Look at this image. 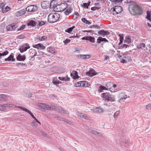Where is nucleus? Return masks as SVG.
Instances as JSON below:
<instances>
[{
	"instance_id": "obj_1",
	"label": "nucleus",
	"mask_w": 151,
	"mask_h": 151,
	"mask_svg": "<svg viewBox=\"0 0 151 151\" xmlns=\"http://www.w3.org/2000/svg\"><path fill=\"white\" fill-rule=\"evenodd\" d=\"M129 11L130 12V10L132 11V13L131 14L133 15L140 14L142 13V11L141 7L138 5L135 4H131L129 6Z\"/></svg>"
},
{
	"instance_id": "obj_2",
	"label": "nucleus",
	"mask_w": 151,
	"mask_h": 151,
	"mask_svg": "<svg viewBox=\"0 0 151 151\" xmlns=\"http://www.w3.org/2000/svg\"><path fill=\"white\" fill-rule=\"evenodd\" d=\"M103 100L112 103L116 101L115 97L114 95H111L109 93H102L101 95Z\"/></svg>"
},
{
	"instance_id": "obj_3",
	"label": "nucleus",
	"mask_w": 151,
	"mask_h": 151,
	"mask_svg": "<svg viewBox=\"0 0 151 151\" xmlns=\"http://www.w3.org/2000/svg\"><path fill=\"white\" fill-rule=\"evenodd\" d=\"M60 17V14L58 13L50 14L48 17V21L50 23H54L59 19Z\"/></svg>"
},
{
	"instance_id": "obj_4",
	"label": "nucleus",
	"mask_w": 151,
	"mask_h": 151,
	"mask_svg": "<svg viewBox=\"0 0 151 151\" xmlns=\"http://www.w3.org/2000/svg\"><path fill=\"white\" fill-rule=\"evenodd\" d=\"M68 7L67 4L65 3H62L57 5L55 8L57 12L63 11L65 10Z\"/></svg>"
},
{
	"instance_id": "obj_5",
	"label": "nucleus",
	"mask_w": 151,
	"mask_h": 151,
	"mask_svg": "<svg viewBox=\"0 0 151 151\" xmlns=\"http://www.w3.org/2000/svg\"><path fill=\"white\" fill-rule=\"evenodd\" d=\"M115 4L113 5L114 7L111 9V11H112L114 12H115L116 14L121 13L123 10L122 7L121 6Z\"/></svg>"
},
{
	"instance_id": "obj_6",
	"label": "nucleus",
	"mask_w": 151,
	"mask_h": 151,
	"mask_svg": "<svg viewBox=\"0 0 151 151\" xmlns=\"http://www.w3.org/2000/svg\"><path fill=\"white\" fill-rule=\"evenodd\" d=\"M30 48L29 45L27 43L23 44L19 48V50L21 53L26 51L28 49Z\"/></svg>"
},
{
	"instance_id": "obj_7",
	"label": "nucleus",
	"mask_w": 151,
	"mask_h": 151,
	"mask_svg": "<svg viewBox=\"0 0 151 151\" xmlns=\"http://www.w3.org/2000/svg\"><path fill=\"white\" fill-rule=\"evenodd\" d=\"M18 27V25L17 24L14 23L7 26L6 29L8 31H14Z\"/></svg>"
},
{
	"instance_id": "obj_8",
	"label": "nucleus",
	"mask_w": 151,
	"mask_h": 151,
	"mask_svg": "<svg viewBox=\"0 0 151 151\" xmlns=\"http://www.w3.org/2000/svg\"><path fill=\"white\" fill-rule=\"evenodd\" d=\"M26 9L28 12H35L37 10V7L36 6L31 5L27 7Z\"/></svg>"
},
{
	"instance_id": "obj_9",
	"label": "nucleus",
	"mask_w": 151,
	"mask_h": 151,
	"mask_svg": "<svg viewBox=\"0 0 151 151\" xmlns=\"http://www.w3.org/2000/svg\"><path fill=\"white\" fill-rule=\"evenodd\" d=\"M98 73H96L95 71L92 68H90V70L88 72L86 73V74L89 76L92 77L96 75Z\"/></svg>"
},
{
	"instance_id": "obj_10",
	"label": "nucleus",
	"mask_w": 151,
	"mask_h": 151,
	"mask_svg": "<svg viewBox=\"0 0 151 151\" xmlns=\"http://www.w3.org/2000/svg\"><path fill=\"white\" fill-rule=\"evenodd\" d=\"M41 5L43 9H46L49 6L50 3L48 1H44L41 2Z\"/></svg>"
},
{
	"instance_id": "obj_11",
	"label": "nucleus",
	"mask_w": 151,
	"mask_h": 151,
	"mask_svg": "<svg viewBox=\"0 0 151 151\" xmlns=\"http://www.w3.org/2000/svg\"><path fill=\"white\" fill-rule=\"evenodd\" d=\"M83 40H86L89 41L90 42L94 43L95 42V39L93 37L89 36H87L82 38Z\"/></svg>"
},
{
	"instance_id": "obj_12",
	"label": "nucleus",
	"mask_w": 151,
	"mask_h": 151,
	"mask_svg": "<svg viewBox=\"0 0 151 151\" xmlns=\"http://www.w3.org/2000/svg\"><path fill=\"white\" fill-rule=\"evenodd\" d=\"M110 83H107L106 86L105 87L102 85H100L99 88V91L100 92H102L103 90H106L109 89V84Z\"/></svg>"
},
{
	"instance_id": "obj_13",
	"label": "nucleus",
	"mask_w": 151,
	"mask_h": 151,
	"mask_svg": "<svg viewBox=\"0 0 151 151\" xmlns=\"http://www.w3.org/2000/svg\"><path fill=\"white\" fill-rule=\"evenodd\" d=\"M18 108L28 113L34 119L35 118V116H34L31 112L27 108L24 107L20 106H18Z\"/></svg>"
},
{
	"instance_id": "obj_14",
	"label": "nucleus",
	"mask_w": 151,
	"mask_h": 151,
	"mask_svg": "<svg viewBox=\"0 0 151 151\" xmlns=\"http://www.w3.org/2000/svg\"><path fill=\"white\" fill-rule=\"evenodd\" d=\"M88 131L92 133V134H94L98 135L99 136L102 137L103 136V134L101 133L98 132L95 130L92 129H88Z\"/></svg>"
},
{
	"instance_id": "obj_15",
	"label": "nucleus",
	"mask_w": 151,
	"mask_h": 151,
	"mask_svg": "<svg viewBox=\"0 0 151 151\" xmlns=\"http://www.w3.org/2000/svg\"><path fill=\"white\" fill-rule=\"evenodd\" d=\"M98 34L100 36H104L105 35H109L110 32L107 30H101L98 32Z\"/></svg>"
},
{
	"instance_id": "obj_16",
	"label": "nucleus",
	"mask_w": 151,
	"mask_h": 151,
	"mask_svg": "<svg viewBox=\"0 0 151 151\" xmlns=\"http://www.w3.org/2000/svg\"><path fill=\"white\" fill-rule=\"evenodd\" d=\"M57 110L58 112L61 113H64L65 114H68V111L65 110L63 108L60 106L57 107Z\"/></svg>"
},
{
	"instance_id": "obj_17",
	"label": "nucleus",
	"mask_w": 151,
	"mask_h": 151,
	"mask_svg": "<svg viewBox=\"0 0 151 151\" xmlns=\"http://www.w3.org/2000/svg\"><path fill=\"white\" fill-rule=\"evenodd\" d=\"M101 42H108L109 41L106 38H102L101 37H99L97 39V43L100 44Z\"/></svg>"
},
{
	"instance_id": "obj_18",
	"label": "nucleus",
	"mask_w": 151,
	"mask_h": 151,
	"mask_svg": "<svg viewBox=\"0 0 151 151\" xmlns=\"http://www.w3.org/2000/svg\"><path fill=\"white\" fill-rule=\"evenodd\" d=\"M17 60L18 61H23L26 59V56L25 55H22L19 54L17 57Z\"/></svg>"
},
{
	"instance_id": "obj_19",
	"label": "nucleus",
	"mask_w": 151,
	"mask_h": 151,
	"mask_svg": "<svg viewBox=\"0 0 151 151\" xmlns=\"http://www.w3.org/2000/svg\"><path fill=\"white\" fill-rule=\"evenodd\" d=\"M71 76L74 79H78L79 78V76L78 75V73L75 71H73L70 74Z\"/></svg>"
},
{
	"instance_id": "obj_20",
	"label": "nucleus",
	"mask_w": 151,
	"mask_h": 151,
	"mask_svg": "<svg viewBox=\"0 0 151 151\" xmlns=\"http://www.w3.org/2000/svg\"><path fill=\"white\" fill-rule=\"evenodd\" d=\"M33 47L39 49L40 48H41L42 49H45V47L41 43H38L37 44L33 45Z\"/></svg>"
},
{
	"instance_id": "obj_21",
	"label": "nucleus",
	"mask_w": 151,
	"mask_h": 151,
	"mask_svg": "<svg viewBox=\"0 0 151 151\" xmlns=\"http://www.w3.org/2000/svg\"><path fill=\"white\" fill-rule=\"evenodd\" d=\"M66 9V10L64 11V13L65 15H68L72 12L73 9L72 8L69 7H67Z\"/></svg>"
},
{
	"instance_id": "obj_22",
	"label": "nucleus",
	"mask_w": 151,
	"mask_h": 151,
	"mask_svg": "<svg viewBox=\"0 0 151 151\" xmlns=\"http://www.w3.org/2000/svg\"><path fill=\"white\" fill-rule=\"evenodd\" d=\"M79 57L82 59H88L91 57L90 55H79Z\"/></svg>"
},
{
	"instance_id": "obj_23",
	"label": "nucleus",
	"mask_w": 151,
	"mask_h": 151,
	"mask_svg": "<svg viewBox=\"0 0 151 151\" xmlns=\"http://www.w3.org/2000/svg\"><path fill=\"white\" fill-rule=\"evenodd\" d=\"M119 97L120 99L119 100V102H120L122 99H126L127 98V95H125L124 93H121L119 94Z\"/></svg>"
},
{
	"instance_id": "obj_24",
	"label": "nucleus",
	"mask_w": 151,
	"mask_h": 151,
	"mask_svg": "<svg viewBox=\"0 0 151 151\" xmlns=\"http://www.w3.org/2000/svg\"><path fill=\"white\" fill-rule=\"evenodd\" d=\"M37 24V22L33 20H30L27 23L28 26H31L32 27L35 26Z\"/></svg>"
},
{
	"instance_id": "obj_25",
	"label": "nucleus",
	"mask_w": 151,
	"mask_h": 151,
	"mask_svg": "<svg viewBox=\"0 0 151 151\" xmlns=\"http://www.w3.org/2000/svg\"><path fill=\"white\" fill-rule=\"evenodd\" d=\"M8 53L9 52L7 50H6L2 53H0V61L1 63L3 61L2 60H1L2 57L7 55Z\"/></svg>"
},
{
	"instance_id": "obj_26",
	"label": "nucleus",
	"mask_w": 151,
	"mask_h": 151,
	"mask_svg": "<svg viewBox=\"0 0 151 151\" xmlns=\"http://www.w3.org/2000/svg\"><path fill=\"white\" fill-rule=\"evenodd\" d=\"M15 60V59L14 58V56L12 55H10L8 58L5 59V61H14Z\"/></svg>"
},
{
	"instance_id": "obj_27",
	"label": "nucleus",
	"mask_w": 151,
	"mask_h": 151,
	"mask_svg": "<svg viewBox=\"0 0 151 151\" xmlns=\"http://www.w3.org/2000/svg\"><path fill=\"white\" fill-rule=\"evenodd\" d=\"M137 47L139 49L143 50L145 47V45L142 43H140L137 46Z\"/></svg>"
},
{
	"instance_id": "obj_28",
	"label": "nucleus",
	"mask_w": 151,
	"mask_h": 151,
	"mask_svg": "<svg viewBox=\"0 0 151 151\" xmlns=\"http://www.w3.org/2000/svg\"><path fill=\"white\" fill-rule=\"evenodd\" d=\"M78 115L80 117H83L84 119H87L89 118V116H88L86 114H83L82 113H78Z\"/></svg>"
},
{
	"instance_id": "obj_29",
	"label": "nucleus",
	"mask_w": 151,
	"mask_h": 151,
	"mask_svg": "<svg viewBox=\"0 0 151 151\" xmlns=\"http://www.w3.org/2000/svg\"><path fill=\"white\" fill-rule=\"evenodd\" d=\"M59 80L61 81H69L70 80V78H69L68 76L65 77H59L58 78Z\"/></svg>"
},
{
	"instance_id": "obj_30",
	"label": "nucleus",
	"mask_w": 151,
	"mask_h": 151,
	"mask_svg": "<svg viewBox=\"0 0 151 151\" xmlns=\"http://www.w3.org/2000/svg\"><path fill=\"white\" fill-rule=\"evenodd\" d=\"M47 39V37L46 36H43L42 37L40 36H37V37H36V40H39L40 41H43Z\"/></svg>"
},
{
	"instance_id": "obj_31",
	"label": "nucleus",
	"mask_w": 151,
	"mask_h": 151,
	"mask_svg": "<svg viewBox=\"0 0 151 151\" xmlns=\"http://www.w3.org/2000/svg\"><path fill=\"white\" fill-rule=\"evenodd\" d=\"M55 1L54 0H52L51 1L50 6V9H52L53 8L54 9H55L54 8H55L56 6H57L55 4Z\"/></svg>"
},
{
	"instance_id": "obj_32",
	"label": "nucleus",
	"mask_w": 151,
	"mask_h": 151,
	"mask_svg": "<svg viewBox=\"0 0 151 151\" xmlns=\"http://www.w3.org/2000/svg\"><path fill=\"white\" fill-rule=\"evenodd\" d=\"M47 50L48 52H49L52 54H55L56 53L54 49L52 47L47 48Z\"/></svg>"
},
{
	"instance_id": "obj_33",
	"label": "nucleus",
	"mask_w": 151,
	"mask_h": 151,
	"mask_svg": "<svg viewBox=\"0 0 151 151\" xmlns=\"http://www.w3.org/2000/svg\"><path fill=\"white\" fill-rule=\"evenodd\" d=\"M41 106L47 110H51V106L49 105H46L45 104H41Z\"/></svg>"
},
{
	"instance_id": "obj_34",
	"label": "nucleus",
	"mask_w": 151,
	"mask_h": 151,
	"mask_svg": "<svg viewBox=\"0 0 151 151\" xmlns=\"http://www.w3.org/2000/svg\"><path fill=\"white\" fill-rule=\"evenodd\" d=\"M131 41V38H130L129 37L127 36L126 37L125 39L124 40V42L125 43H126L127 44H129L130 42Z\"/></svg>"
},
{
	"instance_id": "obj_35",
	"label": "nucleus",
	"mask_w": 151,
	"mask_h": 151,
	"mask_svg": "<svg viewBox=\"0 0 151 151\" xmlns=\"http://www.w3.org/2000/svg\"><path fill=\"white\" fill-rule=\"evenodd\" d=\"M82 21L85 24H91V22L87 20L85 18H83L81 19Z\"/></svg>"
},
{
	"instance_id": "obj_36",
	"label": "nucleus",
	"mask_w": 151,
	"mask_h": 151,
	"mask_svg": "<svg viewBox=\"0 0 151 151\" xmlns=\"http://www.w3.org/2000/svg\"><path fill=\"white\" fill-rule=\"evenodd\" d=\"M91 2L88 1V3H85L83 4L82 6L85 8H88V6L90 5Z\"/></svg>"
},
{
	"instance_id": "obj_37",
	"label": "nucleus",
	"mask_w": 151,
	"mask_h": 151,
	"mask_svg": "<svg viewBox=\"0 0 151 151\" xmlns=\"http://www.w3.org/2000/svg\"><path fill=\"white\" fill-rule=\"evenodd\" d=\"M123 0H116V2H113V5H114L115 4L119 5L120 4L122 3Z\"/></svg>"
},
{
	"instance_id": "obj_38",
	"label": "nucleus",
	"mask_w": 151,
	"mask_h": 151,
	"mask_svg": "<svg viewBox=\"0 0 151 151\" xmlns=\"http://www.w3.org/2000/svg\"><path fill=\"white\" fill-rule=\"evenodd\" d=\"M75 27L74 26H73L72 27H70L66 30L65 32L70 33L73 30L74 28H75Z\"/></svg>"
},
{
	"instance_id": "obj_39",
	"label": "nucleus",
	"mask_w": 151,
	"mask_h": 151,
	"mask_svg": "<svg viewBox=\"0 0 151 151\" xmlns=\"http://www.w3.org/2000/svg\"><path fill=\"white\" fill-rule=\"evenodd\" d=\"M31 51H33V53H32V54H30V55H31V57L32 58H34L35 56L37 54V52L35 51H33L32 50H30V53L31 52H32V51L31 52Z\"/></svg>"
},
{
	"instance_id": "obj_40",
	"label": "nucleus",
	"mask_w": 151,
	"mask_h": 151,
	"mask_svg": "<svg viewBox=\"0 0 151 151\" xmlns=\"http://www.w3.org/2000/svg\"><path fill=\"white\" fill-rule=\"evenodd\" d=\"M0 98L4 99L6 101H7L8 99L6 97V96L4 94H0Z\"/></svg>"
},
{
	"instance_id": "obj_41",
	"label": "nucleus",
	"mask_w": 151,
	"mask_h": 151,
	"mask_svg": "<svg viewBox=\"0 0 151 151\" xmlns=\"http://www.w3.org/2000/svg\"><path fill=\"white\" fill-rule=\"evenodd\" d=\"M1 106L2 107V108L4 109V108L7 107H12V105L5 104H3L1 105Z\"/></svg>"
},
{
	"instance_id": "obj_42",
	"label": "nucleus",
	"mask_w": 151,
	"mask_h": 151,
	"mask_svg": "<svg viewBox=\"0 0 151 151\" xmlns=\"http://www.w3.org/2000/svg\"><path fill=\"white\" fill-rule=\"evenodd\" d=\"M104 111L103 109L100 107H99L96 109V111L99 113L103 112Z\"/></svg>"
},
{
	"instance_id": "obj_43",
	"label": "nucleus",
	"mask_w": 151,
	"mask_h": 151,
	"mask_svg": "<svg viewBox=\"0 0 151 151\" xmlns=\"http://www.w3.org/2000/svg\"><path fill=\"white\" fill-rule=\"evenodd\" d=\"M109 89L110 91L112 92H114L116 91V90H116L115 88H113V87H111L109 86Z\"/></svg>"
},
{
	"instance_id": "obj_44",
	"label": "nucleus",
	"mask_w": 151,
	"mask_h": 151,
	"mask_svg": "<svg viewBox=\"0 0 151 151\" xmlns=\"http://www.w3.org/2000/svg\"><path fill=\"white\" fill-rule=\"evenodd\" d=\"M90 28H96L97 29H100V27L99 26H98L97 25H93L90 26Z\"/></svg>"
},
{
	"instance_id": "obj_45",
	"label": "nucleus",
	"mask_w": 151,
	"mask_h": 151,
	"mask_svg": "<svg viewBox=\"0 0 151 151\" xmlns=\"http://www.w3.org/2000/svg\"><path fill=\"white\" fill-rule=\"evenodd\" d=\"M38 125L37 123L35 121H33L32 122L31 125L32 127H36Z\"/></svg>"
},
{
	"instance_id": "obj_46",
	"label": "nucleus",
	"mask_w": 151,
	"mask_h": 151,
	"mask_svg": "<svg viewBox=\"0 0 151 151\" xmlns=\"http://www.w3.org/2000/svg\"><path fill=\"white\" fill-rule=\"evenodd\" d=\"M100 9V7L95 6V7H91V9L92 11H94L96 10H98Z\"/></svg>"
},
{
	"instance_id": "obj_47",
	"label": "nucleus",
	"mask_w": 151,
	"mask_h": 151,
	"mask_svg": "<svg viewBox=\"0 0 151 151\" xmlns=\"http://www.w3.org/2000/svg\"><path fill=\"white\" fill-rule=\"evenodd\" d=\"M146 108L148 110H151V104L146 105Z\"/></svg>"
},
{
	"instance_id": "obj_48",
	"label": "nucleus",
	"mask_w": 151,
	"mask_h": 151,
	"mask_svg": "<svg viewBox=\"0 0 151 151\" xmlns=\"http://www.w3.org/2000/svg\"><path fill=\"white\" fill-rule=\"evenodd\" d=\"M45 24V22L44 21H41V22H39L38 23H37V24L39 25L40 26H42L44 25Z\"/></svg>"
},
{
	"instance_id": "obj_49",
	"label": "nucleus",
	"mask_w": 151,
	"mask_h": 151,
	"mask_svg": "<svg viewBox=\"0 0 151 151\" xmlns=\"http://www.w3.org/2000/svg\"><path fill=\"white\" fill-rule=\"evenodd\" d=\"M57 106H55V105H52L51 107V110H57Z\"/></svg>"
},
{
	"instance_id": "obj_50",
	"label": "nucleus",
	"mask_w": 151,
	"mask_h": 151,
	"mask_svg": "<svg viewBox=\"0 0 151 151\" xmlns=\"http://www.w3.org/2000/svg\"><path fill=\"white\" fill-rule=\"evenodd\" d=\"M120 113V111H116L114 114V117H117Z\"/></svg>"
},
{
	"instance_id": "obj_51",
	"label": "nucleus",
	"mask_w": 151,
	"mask_h": 151,
	"mask_svg": "<svg viewBox=\"0 0 151 151\" xmlns=\"http://www.w3.org/2000/svg\"><path fill=\"white\" fill-rule=\"evenodd\" d=\"M86 82L84 81H80V83L81 84V87H84L85 86V84L86 83Z\"/></svg>"
},
{
	"instance_id": "obj_52",
	"label": "nucleus",
	"mask_w": 151,
	"mask_h": 151,
	"mask_svg": "<svg viewBox=\"0 0 151 151\" xmlns=\"http://www.w3.org/2000/svg\"><path fill=\"white\" fill-rule=\"evenodd\" d=\"M70 41V39H66L65 40H64L63 41V42L65 44H67Z\"/></svg>"
},
{
	"instance_id": "obj_53",
	"label": "nucleus",
	"mask_w": 151,
	"mask_h": 151,
	"mask_svg": "<svg viewBox=\"0 0 151 151\" xmlns=\"http://www.w3.org/2000/svg\"><path fill=\"white\" fill-rule=\"evenodd\" d=\"M25 65V64H24L22 63H21L17 64V66H18L19 67H20L24 65Z\"/></svg>"
},
{
	"instance_id": "obj_54",
	"label": "nucleus",
	"mask_w": 151,
	"mask_h": 151,
	"mask_svg": "<svg viewBox=\"0 0 151 151\" xmlns=\"http://www.w3.org/2000/svg\"><path fill=\"white\" fill-rule=\"evenodd\" d=\"M17 38L19 39H23L25 38V36L23 35H19L17 37Z\"/></svg>"
},
{
	"instance_id": "obj_55",
	"label": "nucleus",
	"mask_w": 151,
	"mask_h": 151,
	"mask_svg": "<svg viewBox=\"0 0 151 151\" xmlns=\"http://www.w3.org/2000/svg\"><path fill=\"white\" fill-rule=\"evenodd\" d=\"M25 26L24 25H23L22 26L20 27L19 29H18L17 32L19 30H21L24 28Z\"/></svg>"
},
{
	"instance_id": "obj_56",
	"label": "nucleus",
	"mask_w": 151,
	"mask_h": 151,
	"mask_svg": "<svg viewBox=\"0 0 151 151\" xmlns=\"http://www.w3.org/2000/svg\"><path fill=\"white\" fill-rule=\"evenodd\" d=\"M128 47H129L128 45L125 44H124L120 46V48H126Z\"/></svg>"
},
{
	"instance_id": "obj_57",
	"label": "nucleus",
	"mask_w": 151,
	"mask_h": 151,
	"mask_svg": "<svg viewBox=\"0 0 151 151\" xmlns=\"http://www.w3.org/2000/svg\"><path fill=\"white\" fill-rule=\"evenodd\" d=\"M19 13H20V14L21 15H22L25 13V10L24 9L21 10L19 12Z\"/></svg>"
},
{
	"instance_id": "obj_58",
	"label": "nucleus",
	"mask_w": 151,
	"mask_h": 151,
	"mask_svg": "<svg viewBox=\"0 0 151 151\" xmlns=\"http://www.w3.org/2000/svg\"><path fill=\"white\" fill-rule=\"evenodd\" d=\"M52 83L55 85L57 86L58 85V81L54 79L52 81Z\"/></svg>"
},
{
	"instance_id": "obj_59",
	"label": "nucleus",
	"mask_w": 151,
	"mask_h": 151,
	"mask_svg": "<svg viewBox=\"0 0 151 151\" xmlns=\"http://www.w3.org/2000/svg\"><path fill=\"white\" fill-rule=\"evenodd\" d=\"M76 87H81L80 81L77 82L76 84Z\"/></svg>"
},
{
	"instance_id": "obj_60",
	"label": "nucleus",
	"mask_w": 151,
	"mask_h": 151,
	"mask_svg": "<svg viewBox=\"0 0 151 151\" xmlns=\"http://www.w3.org/2000/svg\"><path fill=\"white\" fill-rule=\"evenodd\" d=\"M5 5V4H4V3H2L0 5V8L3 9Z\"/></svg>"
},
{
	"instance_id": "obj_61",
	"label": "nucleus",
	"mask_w": 151,
	"mask_h": 151,
	"mask_svg": "<svg viewBox=\"0 0 151 151\" xmlns=\"http://www.w3.org/2000/svg\"><path fill=\"white\" fill-rule=\"evenodd\" d=\"M146 18L149 20L150 21H151V15H147Z\"/></svg>"
},
{
	"instance_id": "obj_62",
	"label": "nucleus",
	"mask_w": 151,
	"mask_h": 151,
	"mask_svg": "<svg viewBox=\"0 0 151 151\" xmlns=\"http://www.w3.org/2000/svg\"><path fill=\"white\" fill-rule=\"evenodd\" d=\"M119 36L120 37H119V39L120 40H123L124 39V37L122 35H121V34H119Z\"/></svg>"
},
{
	"instance_id": "obj_63",
	"label": "nucleus",
	"mask_w": 151,
	"mask_h": 151,
	"mask_svg": "<svg viewBox=\"0 0 151 151\" xmlns=\"http://www.w3.org/2000/svg\"><path fill=\"white\" fill-rule=\"evenodd\" d=\"M5 10L4 11L5 12H7L9 10L10 8L8 6H6L5 8Z\"/></svg>"
},
{
	"instance_id": "obj_64",
	"label": "nucleus",
	"mask_w": 151,
	"mask_h": 151,
	"mask_svg": "<svg viewBox=\"0 0 151 151\" xmlns=\"http://www.w3.org/2000/svg\"><path fill=\"white\" fill-rule=\"evenodd\" d=\"M121 62L123 63H127V61L126 60L124 59H122L121 61Z\"/></svg>"
}]
</instances>
